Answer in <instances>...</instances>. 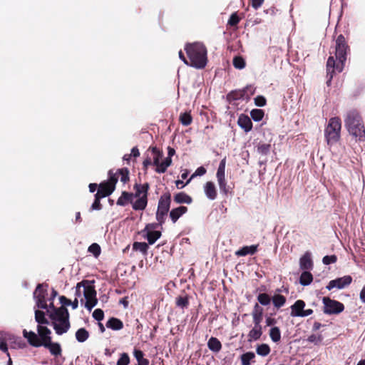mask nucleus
<instances>
[{"instance_id":"680f3d73","label":"nucleus","mask_w":365,"mask_h":365,"mask_svg":"<svg viewBox=\"0 0 365 365\" xmlns=\"http://www.w3.org/2000/svg\"><path fill=\"white\" fill-rule=\"evenodd\" d=\"M102 209V205L101 203V200H94V202H93L90 210H100Z\"/></svg>"},{"instance_id":"0eeeda50","label":"nucleus","mask_w":365,"mask_h":365,"mask_svg":"<svg viewBox=\"0 0 365 365\" xmlns=\"http://www.w3.org/2000/svg\"><path fill=\"white\" fill-rule=\"evenodd\" d=\"M171 202V195L165 192L159 199L156 212V220L162 225L165 221V217L170 210Z\"/></svg>"},{"instance_id":"8fccbe9b","label":"nucleus","mask_w":365,"mask_h":365,"mask_svg":"<svg viewBox=\"0 0 365 365\" xmlns=\"http://www.w3.org/2000/svg\"><path fill=\"white\" fill-rule=\"evenodd\" d=\"M307 340L308 342L313 343L316 345H318L322 341L323 336L322 334L316 335V334H312L308 336Z\"/></svg>"},{"instance_id":"5701e85b","label":"nucleus","mask_w":365,"mask_h":365,"mask_svg":"<svg viewBox=\"0 0 365 365\" xmlns=\"http://www.w3.org/2000/svg\"><path fill=\"white\" fill-rule=\"evenodd\" d=\"M106 327L112 330L118 331L123 328V323L118 318L111 317L106 322Z\"/></svg>"},{"instance_id":"cd10ccee","label":"nucleus","mask_w":365,"mask_h":365,"mask_svg":"<svg viewBox=\"0 0 365 365\" xmlns=\"http://www.w3.org/2000/svg\"><path fill=\"white\" fill-rule=\"evenodd\" d=\"M286 301V297L279 294H275L272 297V304L277 309H279L280 307H283L285 304Z\"/></svg>"},{"instance_id":"a18cd8bd","label":"nucleus","mask_w":365,"mask_h":365,"mask_svg":"<svg viewBox=\"0 0 365 365\" xmlns=\"http://www.w3.org/2000/svg\"><path fill=\"white\" fill-rule=\"evenodd\" d=\"M225 164H226V159H222L217 168V171L216 173L217 179L225 178Z\"/></svg>"},{"instance_id":"de8ad7c7","label":"nucleus","mask_w":365,"mask_h":365,"mask_svg":"<svg viewBox=\"0 0 365 365\" xmlns=\"http://www.w3.org/2000/svg\"><path fill=\"white\" fill-rule=\"evenodd\" d=\"M217 182H218V185H219L221 192L225 195H227L230 191H229V187L227 185V181L225 180V178L217 179Z\"/></svg>"},{"instance_id":"2eb2a0df","label":"nucleus","mask_w":365,"mask_h":365,"mask_svg":"<svg viewBox=\"0 0 365 365\" xmlns=\"http://www.w3.org/2000/svg\"><path fill=\"white\" fill-rule=\"evenodd\" d=\"M204 192L208 199L214 200L217 198V191L213 182L208 181L205 184Z\"/></svg>"},{"instance_id":"e433bc0d","label":"nucleus","mask_w":365,"mask_h":365,"mask_svg":"<svg viewBox=\"0 0 365 365\" xmlns=\"http://www.w3.org/2000/svg\"><path fill=\"white\" fill-rule=\"evenodd\" d=\"M255 358V354L252 351H248L241 355L242 365H250L251 361Z\"/></svg>"},{"instance_id":"423d86ee","label":"nucleus","mask_w":365,"mask_h":365,"mask_svg":"<svg viewBox=\"0 0 365 365\" xmlns=\"http://www.w3.org/2000/svg\"><path fill=\"white\" fill-rule=\"evenodd\" d=\"M135 192L133 198L137 200L133 203V209L134 210H144L148 205V194L150 189V185L148 182L143 184L135 183L133 185Z\"/></svg>"},{"instance_id":"f03ea898","label":"nucleus","mask_w":365,"mask_h":365,"mask_svg":"<svg viewBox=\"0 0 365 365\" xmlns=\"http://www.w3.org/2000/svg\"><path fill=\"white\" fill-rule=\"evenodd\" d=\"M185 50L189 58L190 66L204 68L207 65V48L200 43H187Z\"/></svg>"},{"instance_id":"f704fd0d","label":"nucleus","mask_w":365,"mask_h":365,"mask_svg":"<svg viewBox=\"0 0 365 365\" xmlns=\"http://www.w3.org/2000/svg\"><path fill=\"white\" fill-rule=\"evenodd\" d=\"M271 150V145L269 143H259L257 146V153L262 155H267Z\"/></svg>"},{"instance_id":"1a4fd4ad","label":"nucleus","mask_w":365,"mask_h":365,"mask_svg":"<svg viewBox=\"0 0 365 365\" xmlns=\"http://www.w3.org/2000/svg\"><path fill=\"white\" fill-rule=\"evenodd\" d=\"M255 92V88H253L252 86H247L243 89L230 91L227 95V99L229 102L240 99H245L249 101L250 99V96L254 95Z\"/></svg>"},{"instance_id":"a878e982","label":"nucleus","mask_w":365,"mask_h":365,"mask_svg":"<svg viewBox=\"0 0 365 365\" xmlns=\"http://www.w3.org/2000/svg\"><path fill=\"white\" fill-rule=\"evenodd\" d=\"M98 190L101 194V196H104L106 197L111 195L115 189H113V187L110 186L105 182H103L99 184Z\"/></svg>"},{"instance_id":"4468645a","label":"nucleus","mask_w":365,"mask_h":365,"mask_svg":"<svg viewBox=\"0 0 365 365\" xmlns=\"http://www.w3.org/2000/svg\"><path fill=\"white\" fill-rule=\"evenodd\" d=\"M306 306V303L302 299L297 300L292 306H291V315L292 317H302V312H304V309Z\"/></svg>"},{"instance_id":"bb28decb","label":"nucleus","mask_w":365,"mask_h":365,"mask_svg":"<svg viewBox=\"0 0 365 365\" xmlns=\"http://www.w3.org/2000/svg\"><path fill=\"white\" fill-rule=\"evenodd\" d=\"M313 281V275L309 271H304L299 277V283L302 286H307L312 283Z\"/></svg>"},{"instance_id":"0e129e2a","label":"nucleus","mask_w":365,"mask_h":365,"mask_svg":"<svg viewBox=\"0 0 365 365\" xmlns=\"http://www.w3.org/2000/svg\"><path fill=\"white\" fill-rule=\"evenodd\" d=\"M206 173V169L201 166V167H199L195 172V173L191 176V179L194 177V176H196V175H199V176H202L203 175H205Z\"/></svg>"},{"instance_id":"412c9836","label":"nucleus","mask_w":365,"mask_h":365,"mask_svg":"<svg viewBox=\"0 0 365 365\" xmlns=\"http://www.w3.org/2000/svg\"><path fill=\"white\" fill-rule=\"evenodd\" d=\"M258 245H253L251 246H244L238 250L235 255L237 256H246L247 255H254L257 251Z\"/></svg>"},{"instance_id":"37998d69","label":"nucleus","mask_w":365,"mask_h":365,"mask_svg":"<svg viewBox=\"0 0 365 365\" xmlns=\"http://www.w3.org/2000/svg\"><path fill=\"white\" fill-rule=\"evenodd\" d=\"M257 299L258 302L263 306L269 305L272 301V298L267 293H261L258 294Z\"/></svg>"},{"instance_id":"ddd939ff","label":"nucleus","mask_w":365,"mask_h":365,"mask_svg":"<svg viewBox=\"0 0 365 365\" xmlns=\"http://www.w3.org/2000/svg\"><path fill=\"white\" fill-rule=\"evenodd\" d=\"M313 262L311 258V254L309 252H305L299 259L300 269L305 271L312 269Z\"/></svg>"},{"instance_id":"ea45409f","label":"nucleus","mask_w":365,"mask_h":365,"mask_svg":"<svg viewBox=\"0 0 365 365\" xmlns=\"http://www.w3.org/2000/svg\"><path fill=\"white\" fill-rule=\"evenodd\" d=\"M118 175L120 176V181L125 184L130 180L129 170L127 168H123L117 170Z\"/></svg>"},{"instance_id":"6ab92c4d","label":"nucleus","mask_w":365,"mask_h":365,"mask_svg":"<svg viewBox=\"0 0 365 365\" xmlns=\"http://www.w3.org/2000/svg\"><path fill=\"white\" fill-rule=\"evenodd\" d=\"M133 193L127 191H123L121 195L118 197L116 204L120 206H125L128 203H133Z\"/></svg>"},{"instance_id":"864d4df0","label":"nucleus","mask_w":365,"mask_h":365,"mask_svg":"<svg viewBox=\"0 0 365 365\" xmlns=\"http://www.w3.org/2000/svg\"><path fill=\"white\" fill-rule=\"evenodd\" d=\"M9 339H11L10 335L6 336L4 340L0 341V350L6 353L8 357L10 356L6 343Z\"/></svg>"},{"instance_id":"338daca9","label":"nucleus","mask_w":365,"mask_h":365,"mask_svg":"<svg viewBox=\"0 0 365 365\" xmlns=\"http://www.w3.org/2000/svg\"><path fill=\"white\" fill-rule=\"evenodd\" d=\"M264 0H251V5L255 9H258L263 4Z\"/></svg>"},{"instance_id":"20e7f679","label":"nucleus","mask_w":365,"mask_h":365,"mask_svg":"<svg viewBox=\"0 0 365 365\" xmlns=\"http://www.w3.org/2000/svg\"><path fill=\"white\" fill-rule=\"evenodd\" d=\"M37 332L38 334H36L33 331H28L24 329L22 334L28 343L34 347L43 346L52 340L51 331L47 327L38 325Z\"/></svg>"},{"instance_id":"f3484780","label":"nucleus","mask_w":365,"mask_h":365,"mask_svg":"<svg viewBox=\"0 0 365 365\" xmlns=\"http://www.w3.org/2000/svg\"><path fill=\"white\" fill-rule=\"evenodd\" d=\"M43 347L48 349L50 354L55 357H58L62 354L61 344L58 342H53L52 340L46 344Z\"/></svg>"},{"instance_id":"a211bd4d","label":"nucleus","mask_w":365,"mask_h":365,"mask_svg":"<svg viewBox=\"0 0 365 365\" xmlns=\"http://www.w3.org/2000/svg\"><path fill=\"white\" fill-rule=\"evenodd\" d=\"M237 123L247 133L252 128L251 119L245 114H241L238 118Z\"/></svg>"},{"instance_id":"9b49d317","label":"nucleus","mask_w":365,"mask_h":365,"mask_svg":"<svg viewBox=\"0 0 365 365\" xmlns=\"http://www.w3.org/2000/svg\"><path fill=\"white\" fill-rule=\"evenodd\" d=\"M48 313L49 318L53 322H61L66 320V319H69V313L66 307L61 306L58 308L55 309L53 311L47 310Z\"/></svg>"},{"instance_id":"052dcab7","label":"nucleus","mask_w":365,"mask_h":365,"mask_svg":"<svg viewBox=\"0 0 365 365\" xmlns=\"http://www.w3.org/2000/svg\"><path fill=\"white\" fill-rule=\"evenodd\" d=\"M89 283H91V282L88 280H83L76 284V296L77 297H79L81 295V290H80L81 287L82 286L84 287L85 284H89Z\"/></svg>"},{"instance_id":"774afa93","label":"nucleus","mask_w":365,"mask_h":365,"mask_svg":"<svg viewBox=\"0 0 365 365\" xmlns=\"http://www.w3.org/2000/svg\"><path fill=\"white\" fill-rule=\"evenodd\" d=\"M60 302L62 304V306H68L71 304V301L67 299L65 296H61L59 297Z\"/></svg>"},{"instance_id":"4d7b16f0","label":"nucleus","mask_w":365,"mask_h":365,"mask_svg":"<svg viewBox=\"0 0 365 365\" xmlns=\"http://www.w3.org/2000/svg\"><path fill=\"white\" fill-rule=\"evenodd\" d=\"M93 317L98 321V322H101V320L103 319V317H104V312L102 309H96L94 310V312H93Z\"/></svg>"},{"instance_id":"c03bdc74","label":"nucleus","mask_w":365,"mask_h":365,"mask_svg":"<svg viewBox=\"0 0 365 365\" xmlns=\"http://www.w3.org/2000/svg\"><path fill=\"white\" fill-rule=\"evenodd\" d=\"M232 63L234 67L237 69H242L246 66L245 59L240 56L234 57Z\"/></svg>"},{"instance_id":"4be33fe9","label":"nucleus","mask_w":365,"mask_h":365,"mask_svg":"<svg viewBox=\"0 0 365 365\" xmlns=\"http://www.w3.org/2000/svg\"><path fill=\"white\" fill-rule=\"evenodd\" d=\"M174 201L178 204H191L192 198L184 192H180L174 195Z\"/></svg>"},{"instance_id":"6e6d98bb","label":"nucleus","mask_w":365,"mask_h":365,"mask_svg":"<svg viewBox=\"0 0 365 365\" xmlns=\"http://www.w3.org/2000/svg\"><path fill=\"white\" fill-rule=\"evenodd\" d=\"M263 308L261 307L258 303L254 305L253 310L252 312V316H259L263 317Z\"/></svg>"},{"instance_id":"9d476101","label":"nucleus","mask_w":365,"mask_h":365,"mask_svg":"<svg viewBox=\"0 0 365 365\" xmlns=\"http://www.w3.org/2000/svg\"><path fill=\"white\" fill-rule=\"evenodd\" d=\"M83 296L86 299L85 307L91 311L98 302L96 298V291L95 287L92 284H86L83 289Z\"/></svg>"},{"instance_id":"c756f323","label":"nucleus","mask_w":365,"mask_h":365,"mask_svg":"<svg viewBox=\"0 0 365 365\" xmlns=\"http://www.w3.org/2000/svg\"><path fill=\"white\" fill-rule=\"evenodd\" d=\"M262 334V327H254L249 332L248 337L249 341H257L258 340Z\"/></svg>"},{"instance_id":"13d9d810","label":"nucleus","mask_w":365,"mask_h":365,"mask_svg":"<svg viewBox=\"0 0 365 365\" xmlns=\"http://www.w3.org/2000/svg\"><path fill=\"white\" fill-rule=\"evenodd\" d=\"M267 103V100L263 96H257L255 98V104L257 106L262 107Z\"/></svg>"},{"instance_id":"c85d7f7f","label":"nucleus","mask_w":365,"mask_h":365,"mask_svg":"<svg viewBox=\"0 0 365 365\" xmlns=\"http://www.w3.org/2000/svg\"><path fill=\"white\" fill-rule=\"evenodd\" d=\"M189 297L187 294L180 295L176 297L175 304L181 309H187L189 307Z\"/></svg>"},{"instance_id":"4c0bfd02","label":"nucleus","mask_w":365,"mask_h":365,"mask_svg":"<svg viewBox=\"0 0 365 365\" xmlns=\"http://www.w3.org/2000/svg\"><path fill=\"white\" fill-rule=\"evenodd\" d=\"M118 173H113V170H110L108 171V180L104 182L110 186L113 187V189H115V185L118 182Z\"/></svg>"},{"instance_id":"393cba45","label":"nucleus","mask_w":365,"mask_h":365,"mask_svg":"<svg viewBox=\"0 0 365 365\" xmlns=\"http://www.w3.org/2000/svg\"><path fill=\"white\" fill-rule=\"evenodd\" d=\"M208 348L213 352L217 353L222 349V344L218 339L212 336L207 342Z\"/></svg>"},{"instance_id":"a19ab883","label":"nucleus","mask_w":365,"mask_h":365,"mask_svg":"<svg viewBox=\"0 0 365 365\" xmlns=\"http://www.w3.org/2000/svg\"><path fill=\"white\" fill-rule=\"evenodd\" d=\"M269 336L274 342H278L281 339V332L277 327H272L269 330Z\"/></svg>"},{"instance_id":"79ce46f5","label":"nucleus","mask_w":365,"mask_h":365,"mask_svg":"<svg viewBox=\"0 0 365 365\" xmlns=\"http://www.w3.org/2000/svg\"><path fill=\"white\" fill-rule=\"evenodd\" d=\"M270 347L267 344L258 345L256 349L257 354L262 356H266L270 353Z\"/></svg>"},{"instance_id":"dca6fc26","label":"nucleus","mask_w":365,"mask_h":365,"mask_svg":"<svg viewBox=\"0 0 365 365\" xmlns=\"http://www.w3.org/2000/svg\"><path fill=\"white\" fill-rule=\"evenodd\" d=\"M52 325L53 329L56 331V333L58 335H62L64 333H66L70 328V322L69 319H66V320L59 322V324L53 322Z\"/></svg>"},{"instance_id":"b1692460","label":"nucleus","mask_w":365,"mask_h":365,"mask_svg":"<svg viewBox=\"0 0 365 365\" xmlns=\"http://www.w3.org/2000/svg\"><path fill=\"white\" fill-rule=\"evenodd\" d=\"M48 287L47 284H38L34 293V298L46 299Z\"/></svg>"},{"instance_id":"3c124183","label":"nucleus","mask_w":365,"mask_h":365,"mask_svg":"<svg viewBox=\"0 0 365 365\" xmlns=\"http://www.w3.org/2000/svg\"><path fill=\"white\" fill-rule=\"evenodd\" d=\"M240 18L238 16L237 14L235 12V13H233L231 14L228 21H227V25L230 26H237V24L240 23Z\"/></svg>"},{"instance_id":"e2e57ef3","label":"nucleus","mask_w":365,"mask_h":365,"mask_svg":"<svg viewBox=\"0 0 365 365\" xmlns=\"http://www.w3.org/2000/svg\"><path fill=\"white\" fill-rule=\"evenodd\" d=\"M133 355L138 362L144 358V353L141 350H139V349H134Z\"/></svg>"},{"instance_id":"2f4dec72","label":"nucleus","mask_w":365,"mask_h":365,"mask_svg":"<svg viewBox=\"0 0 365 365\" xmlns=\"http://www.w3.org/2000/svg\"><path fill=\"white\" fill-rule=\"evenodd\" d=\"M89 337V332L85 328H80L76 332V339L78 342L83 343Z\"/></svg>"},{"instance_id":"bf43d9fd","label":"nucleus","mask_w":365,"mask_h":365,"mask_svg":"<svg viewBox=\"0 0 365 365\" xmlns=\"http://www.w3.org/2000/svg\"><path fill=\"white\" fill-rule=\"evenodd\" d=\"M36 299V304L38 308L43 309H48V304L46 303V299H41V298H35Z\"/></svg>"},{"instance_id":"7ed1b4c3","label":"nucleus","mask_w":365,"mask_h":365,"mask_svg":"<svg viewBox=\"0 0 365 365\" xmlns=\"http://www.w3.org/2000/svg\"><path fill=\"white\" fill-rule=\"evenodd\" d=\"M345 126L350 135L358 138L359 140H365V128L362 118L358 110H349L344 118Z\"/></svg>"},{"instance_id":"f257e3e1","label":"nucleus","mask_w":365,"mask_h":365,"mask_svg":"<svg viewBox=\"0 0 365 365\" xmlns=\"http://www.w3.org/2000/svg\"><path fill=\"white\" fill-rule=\"evenodd\" d=\"M350 47L344 35L340 34L336 39L335 56H329L327 62V84L330 85L336 72L341 73L344 68L347 55L350 53Z\"/></svg>"},{"instance_id":"c9c22d12","label":"nucleus","mask_w":365,"mask_h":365,"mask_svg":"<svg viewBox=\"0 0 365 365\" xmlns=\"http://www.w3.org/2000/svg\"><path fill=\"white\" fill-rule=\"evenodd\" d=\"M161 236L160 231H148L146 235V238L150 245L154 244Z\"/></svg>"},{"instance_id":"473e14b6","label":"nucleus","mask_w":365,"mask_h":365,"mask_svg":"<svg viewBox=\"0 0 365 365\" xmlns=\"http://www.w3.org/2000/svg\"><path fill=\"white\" fill-rule=\"evenodd\" d=\"M149 246L146 242H135L133 244V250L135 251H140L143 255H148Z\"/></svg>"},{"instance_id":"39448f33","label":"nucleus","mask_w":365,"mask_h":365,"mask_svg":"<svg viewBox=\"0 0 365 365\" xmlns=\"http://www.w3.org/2000/svg\"><path fill=\"white\" fill-rule=\"evenodd\" d=\"M341 130V120L340 118H331L324 130V136L328 145L334 144L340 140Z\"/></svg>"},{"instance_id":"58836bf2","label":"nucleus","mask_w":365,"mask_h":365,"mask_svg":"<svg viewBox=\"0 0 365 365\" xmlns=\"http://www.w3.org/2000/svg\"><path fill=\"white\" fill-rule=\"evenodd\" d=\"M179 120L182 125L187 126L192 123V118L190 112H185L180 113Z\"/></svg>"},{"instance_id":"6e6552de","label":"nucleus","mask_w":365,"mask_h":365,"mask_svg":"<svg viewBox=\"0 0 365 365\" xmlns=\"http://www.w3.org/2000/svg\"><path fill=\"white\" fill-rule=\"evenodd\" d=\"M322 302L324 304L323 312L326 314H339L344 310L343 303L331 299L329 297H324Z\"/></svg>"},{"instance_id":"7c9ffc66","label":"nucleus","mask_w":365,"mask_h":365,"mask_svg":"<svg viewBox=\"0 0 365 365\" xmlns=\"http://www.w3.org/2000/svg\"><path fill=\"white\" fill-rule=\"evenodd\" d=\"M153 165L156 166L155 171L158 173H164L166 172L168 166L165 165V161L160 163V158L159 155H157L154 157L153 159Z\"/></svg>"},{"instance_id":"72a5a7b5","label":"nucleus","mask_w":365,"mask_h":365,"mask_svg":"<svg viewBox=\"0 0 365 365\" xmlns=\"http://www.w3.org/2000/svg\"><path fill=\"white\" fill-rule=\"evenodd\" d=\"M35 320L38 324V325L48 324L49 322L45 317V313L41 310L35 311Z\"/></svg>"},{"instance_id":"49530a36","label":"nucleus","mask_w":365,"mask_h":365,"mask_svg":"<svg viewBox=\"0 0 365 365\" xmlns=\"http://www.w3.org/2000/svg\"><path fill=\"white\" fill-rule=\"evenodd\" d=\"M264 113L261 109H253L250 112L251 118L255 121H260L264 117Z\"/></svg>"},{"instance_id":"5fc2aeb1","label":"nucleus","mask_w":365,"mask_h":365,"mask_svg":"<svg viewBox=\"0 0 365 365\" xmlns=\"http://www.w3.org/2000/svg\"><path fill=\"white\" fill-rule=\"evenodd\" d=\"M336 261L337 257L335 255H326L322 259V262L326 265L335 263Z\"/></svg>"},{"instance_id":"09e8293b","label":"nucleus","mask_w":365,"mask_h":365,"mask_svg":"<svg viewBox=\"0 0 365 365\" xmlns=\"http://www.w3.org/2000/svg\"><path fill=\"white\" fill-rule=\"evenodd\" d=\"M88 251L92 253L94 257H98L101 254V249L98 244L93 243L88 247Z\"/></svg>"},{"instance_id":"603ef678","label":"nucleus","mask_w":365,"mask_h":365,"mask_svg":"<svg viewBox=\"0 0 365 365\" xmlns=\"http://www.w3.org/2000/svg\"><path fill=\"white\" fill-rule=\"evenodd\" d=\"M130 364V357L127 353H122L117 361L116 365H128Z\"/></svg>"},{"instance_id":"aec40b11","label":"nucleus","mask_w":365,"mask_h":365,"mask_svg":"<svg viewBox=\"0 0 365 365\" xmlns=\"http://www.w3.org/2000/svg\"><path fill=\"white\" fill-rule=\"evenodd\" d=\"M187 207L185 206H180L176 208H173L170 212V217L172 222L175 223L182 215L187 212Z\"/></svg>"},{"instance_id":"69168bd1","label":"nucleus","mask_w":365,"mask_h":365,"mask_svg":"<svg viewBox=\"0 0 365 365\" xmlns=\"http://www.w3.org/2000/svg\"><path fill=\"white\" fill-rule=\"evenodd\" d=\"M254 323V327H262L261 322L262 321L263 317L259 316H252Z\"/></svg>"},{"instance_id":"f8f14e48","label":"nucleus","mask_w":365,"mask_h":365,"mask_svg":"<svg viewBox=\"0 0 365 365\" xmlns=\"http://www.w3.org/2000/svg\"><path fill=\"white\" fill-rule=\"evenodd\" d=\"M352 282V277L349 275H346L342 277H339L335 279L331 280L326 288L328 290H331L334 288L343 289L349 286Z\"/></svg>"}]
</instances>
